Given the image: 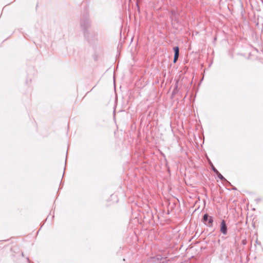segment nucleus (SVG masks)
<instances>
[{
    "instance_id": "7",
    "label": "nucleus",
    "mask_w": 263,
    "mask_h": 263,
    "mask_svg": "<svg viewBox=\"0 0 263 263\" xmlns=\"http://www.w3.org/2000/svg\"><path fill=\"white\" fill-rule=\"evenodd\" d=\"M174 15H175V14H176V13H175V12L174 11H172V16H171V17H172V18H173V15H174Z\"/></svg>"
},
{
    "instance_id": "3",
    "label": "nucleus",
    "mask_w": 263,
    "mask_h": 263,
    "mask_svg": "<svg viewBox=\"0 0 263 263\" xmlns=\"http://www.w3.org/2000/svg\"><path fill=\"white\" fill-rule=\"evenodd\" d=\"M220 232L224 235L227 234V227L224 220H222L221 222Z\"/></svg>"
},
{
    "instance_id": "8",
    "label": "nucleus",
    "mask_w": 263,
    "mask_h": 263,
    "mask_svg": "<svg viewBox=\"0 0 263 263\" xmlns=\"http://www.w3.org/2000/svg\"><path fill=\"white\" fill-rule=\"evenodd\" d=\"M177 89V86L175 87V88L174 89V90H173V93H175V90Z\"/></svg>"
},
{
    "instance_id": "2",
    "label": "nucleus",
    "mask_w": 263,
    "mask_h": 263,
    "mask_svg": "<svg viewBox=\"0 0 263 263\" xmlns=\"http://www.w3.org/2000/svg\"><path fill=\"white\" fill-rule=\"evenodd\" d=\"M81 26L82 28L85 31L87 28L90 27V23L89 20L87 18H84L81 21Z\"/></svg>"
},
{
    "instance_id": "5",
    "label": "nucleus",
    "mask_w": 263,
    "mask_h": 263,
    "mask_svg": "<svg viewBox=\"0 0 263 263\" xmlns=\"http://www.w3.org/2000/svg\"><path fill=\"white\" fill-rule=\"evenodd\" d=\"M218 177L221 180H225V178L223 177V176L218 172V173H216Z\"/></svg>"
},
{
    "instance_id": "6",
    "label": "nucleus",
    "mask_w": 263,
    "mask_h": 263,
    "mask_svg": "<svg viewBox=\"0 0 263 263\" xmlns=\"http://www.w3.org/2000/svg\"><path fill=\"white\" fill-rule=\"evenodd\" d=\"M212 170L216 174L218 173V171L216 170V168L213 166V165H212Z\"/></svg>"
},
{
    "instance_id": "4",
    "label": "nucleus",
    "mask_w": 263,
    "mask_h": 263,
    "mask_svg": "<svg viewBox=\"0 0 263 263\" xmlns=\"http://www.w3.org/2000/svg\"><path fill=\"white\" fill-rule=\"evenodd\" d=\"M175 54L174 58V63H176L179 57V49L178 47H175L174 48Z\"/></svg>"
},
{
    "instance_id": "1",
    "label": "nucleus",
    "mask_w": 263,
    "mask_h": 263,
    "mask_svg": "<svg viewBox=\"0 0 263 263\" xmlns=\"http://www.w3.org/2000/svg\"><path fill=\"white\" fill-rule=\"evenodd\" d=\"M203 222L209 227L213 226V218L209 216L208 214H205L203 217Z\"/></svg>"
}]
</instances>
